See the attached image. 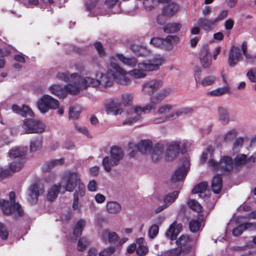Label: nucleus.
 Instances as JSON below:
<instances>
[{"instance_id": "nucleus-28", "label": "nucleus", "mask_w": 256, "mask_h": 256, "mask_svg": "<svg viewBox=\"0 0 256 256\" xmlns=\"http://www.w3.org/2000/svg\"><path fill=\"white\" fill-rule=\"evenodd\" d=\"M212 190L214 193L218 194L220 192L222 188V176L217 174L215 176L212 182Z\"/></svg>"}, {"instance_id": "nucleus-51", "label": "nucleus", "mask_w": 256, "mask_h": 256, "mask_svg": "<svg viewBox=\"0 0 256 256\" xmlns=\"http://www.w3.org/2000/svg\"><path fill=\"white\" fill-rule=\"evenodd\" d=\"M173 109V106L170 104H166L158 107L156 113L160 115L166 116Z\"/></svg>"}, {"instance_id": "nucleus-22", "label": "nucleus", "mask_w": 256, "mask_h": 256, "mask_svg": "<svg viewBox=\"0 0 256 256\" xmlns=\"http://www.w3.org/2000/svg\"><path fill=\"white\" fill-rule=\"evenodd\" d=\"M188 167L182 166L178 168L173 174L172 180L176 182L183 180L186 176L188 171Z\"/></svg>"}, {"instance_id": "nucleus-57", "label": "nucleus", "mask_w": 256, "mask_h": 256, "mask_svg": "<svg viewBox=\"0 0 256 256\" xmlns=\"http://www.w3.org/2000/svg\"><path fill=\"white\" fill-rule=\"evenodd\" d=\"M244 143V138L242 137L236 138L234 141L232 150L234 152H237L242 147Z\"/></svg>"}, {"instance_id": "nucleus-26", "label": "nucleus", "mask_w": 256, "mask_h": 256, "mask_svg": "<svg viewBox=\"0 0 256 256\" xmlns=\"http://www.w3.org/2000/svg\"><path fill=\"white\" fill-rule=\"evenodd\" d=\"M179 9L178 5L174 2H171L166 6L163 10V14L168 17H172L175 14Z\"/></svg>"}, {"instance_id": "nucleus-63", "label": "nucleus", "mask_w": 256, "mask_h": 256, "mask_svg": "<svg viewBox=\"0 0 256 256\" xmlns=\"http://www.w3.org/2000/svg\"><path fill=\"white\" fill-rule=\"evenodd\" d=\"M182 252V249L180 248H175L169 250H166L165 252L164 255L166 256H178Z\"/></svg>"}, {"instance_id": "nucleus-11", "label": "nucleus", "mask_w": 256, "mask_h": 256, "mask_svg": "<svg viewBox=\"0 0 256 256\" xmlns=\"http://www.w3.org/2000/svg\"><path fill=\"white\" fill-rule=\"evenodd\" d=\"M162 85L163 82L162 80L152 79L146 82L142 86V92L146 94L151 96L162 88Z\"/></svg>"}, {"instance_id": "nucleus-54", "label": "nucleus", "mask_w": 256, "mask_h": 256, "mask_svg": "<svg viewBox=\"0 0 256 256\" xmlns=\"http://www.w3.org/2000/svg\"><path fill=\"white\" fill-rule=\"evenodd\" d=\"M188 204L189 207L193 210L196 211L198 213L202 212V206L196 200H190L188 202Z\"/></svg>"}, {"instance_id": "nucleus-31", "label": "nucleus", "mask_w": 256, "mask_h": 256, "mask_svg": "<svg viewBox=\"0 0 256 256\" xmlns=\"http://www.w3.org/2000/svg\"><path fill=\"white\" fill-rule=\"evenodd\" d=\"M61 188V185L54 184L48 190L46 194V198L48 200L52 201L56 198L60 192Z\"/></svg>"}, {"instance_id": "nucleus-25", "label": "nucleus", "mask_w": 256, "mask_h": 256, "mask_svg": "<svg viewBox=\"0 0 256 256\" xmlns=\"http://www.w3.org/2000/svg\"><path fill=\"white\" fill-rule=\"evenodd\" d=\"M208 184L206 182H202L197 184L192 190L193 194H198V196L204 198L207 196L206 191Z\"/></svg>"}, {"instance_id": "nucleus-24", "label": "nucleus", "mask_w": 256, "mask_h": 256, "mask_svg": "<svg viewBox=\"0 0 256 256\" xmlns=\"http://www.w3.org/2000/svg\"><path fill=\"white\" fill-rule=\"evenodd\" d=\"M116 60L118 58L123 64L130 67H134L138 63L137 60L134 58L126 57L122 54H118L116 57L113 56ZM116 62V60L115 61Z\"/></svg>"}, {"instance_id": "nucleus-41", "label": "nucleus", "mask_w": 256, "mask_h": 256, "mask_svg": "<svg viewBox=\"0 0 256 256\" xmlns=\"http://www.w3.org/2000/svg\"><path fill=\"white\" fill-rule=\"evenodd\" d=\"M24 162L22 158H18L12 162L10 166V169L12 172L19 171L24 166Z\"/></svg>"}, {"instance_id": "nucleus-30", "label": "nucleus", "mask_w": 256, "mask_h": 256, "mask_svg": "<svg viewBox=\"0 0 256 256\" xmlns=\"http://www.w3.org/2000/svg\"><path fill=\"white\" fill-rule=\"evenodd\" d=\"M171 92L172 90L170 88H166L151 98L158 104L163 100L167 96L170 95Z\"/></svg>"}, {"instance_id": "nucleus-32", "label": "nucleus", "mask_w": 256, "mask_h": 256, "mask_svg": "<svg viewBox=\"0 0 256 256\" xmlns=\"http://www.w3.org/2000/svg\"><path fill=\"white\" fill-rule=\"evenodd\" d=\"M218 120L223 125L227 124L230 121V116L228 110L223 107H220L218 109Z\"/></svg>"}, {"instance_id": "nucleus-59", "label": "nucleus", "mask_w": 256, "mask_h": 256, "mask_svg": "<svg viewBox=\"0 0 256 256\" xmlns=\"http://www.w3.org/2000/svg\"><path fill=\"white\" fill-rule=\"evenodd\" d=\"M80 110L78 108L71 106L69 110V118L72 119H77L80 114Z\"/></svg>"}, {"instance_id": "nucleus-4", "label": "nucleus", "mask_w": 256, "mask_h": 256, "mask_svg": "<svg viewBox=\"0 0 256 256\" xmlns=\"http://www.w3.org/2000/svg\"><path fill=\"white\" fill-rule=\"evenodd\" d=\"M8 196L10 202L4 200H0V206L2 212L5 214H14L18 216H22L24 214V211L21 206L15 202V193L10 192Z\"/></svg>"}, {"instance_id": "nucleus-64", "label": "nucleus", "mask_w": 256, "mask_h": 256, "mask_svg": "<svg viewBox=\"0 0 256 256\" xmlns=\"http://www.w3.org/2000/svg\"><path fill=\"white\" fill-rule=\"evenodd\" d=\"M246 76L250 80L253 82H256V68L250 70L246 74Z\"/></svg>"}, {"instance_id": "nucleus-60", "label": "nucleus", "mask_w": 256, "mask_h": 256, "mask_svg": "<svg viewBox=\"0 0 256 256\" xmlns=\"http://www.w3.org/2000/svg\"><path fill=\"white\" fill-rule=\"evenodd\" d=\"M134 98V96L132 94L126 93L122 96V102L124 105H130Z\"/></svg>"}, {"instance_id": "nucleus-27", "label": "nucleus", "mask_w": 256, "mask_h": 256, "mask_svg": "<svg viewBox=\"0 0 256 256\" xmlns=\"http://www.w3.org/2000/svg\"><path fill=\"white\" fill-rule=\"evenodd\" d=\"M152 148V142L148 140H140L136 145L138 150L142 154L147 153Z\"/></svg>"}, {"instance_id": "nucleus-53", "label": "nucleus", "mask_w": 256, "mask_h": 256, "mask_svg": "<svg viewBox=\"0 0 256 256\" xmlns=\"http://www.w3.org/2000/svg\"><path fill=\"white\" fill-rule=\"evenodd\" d=\"M212 154V149L211 148H208L206 150L203 152L201 158V162H204L206 160H208V162L209 163L210 160V159H213Z\"/></svg>"}, {"instance_id": "nucleus-45", "label": "nucleus", "mask_w": 256, "mask_h": 256, "mask_svg": "<svg viewBox=\"0 0 256 256\" xmlns=\"http://www.w3.org/2000/svg\"><path fill=\"white\" fill-rule=\"evenodd\" d=\"M108 211L111 214H116L121 210L120 205L115 202H108L106 204Z\"/></svg>"}, {"instance_id": "nucleus-15", "label": "nucleus", "mask_w": 256, "mask_h": 256, "mask_svg": "<svg viewBox=\"0 0 256 256\" xmlns=\"http://www.w3.org/2000/svg\"><path fill=\"white\" fill-rule=\"evenodd\" d=\"M150 103L143 107L140 106H136L134 110V114L140 116L142 114H149L154 111L156 108L158 104L151 97L150 98Z\"/></svg>"}, {"instance_id": "nucleus-21", "label": "nucleus", "mask_w": 256, "mask_h": 256, "mask_svg": "<svg viewBox=\"0 0 256 256\" xmlns=\"http://www.w3.org/2000/svg\"><path fill=\"white\" fill-rule=\"evenodd\" d=\"M198 26L206 30H212L214 28L216 22L214 19H208L205 18H200L198 21Z\"/></svg>"}, {"instance_id": "nucleus-9", "label": "nucleus", "mask_w": 256, "mask_h": 256, "mask_svg": "<svg viewBox=\"0 0 256 256\" xmlns=\"http://www.w3.org/2000/svg\"><path fill=\"white\" fill-rule=\"evenodd\" d=\"M22 127L26 134L42 133L44 131L45 125L41 121L33 119H25Z\"/></svg>"}, {"instance_id": "nucleus-40", "label": "nucleus", "mask_w": 256, "mask_h": 256, "mask_svg": "<svg viewBox=\"0 0 256 256\" xmlns=\"http://www.w3.org/2000/svg\"><path fill=\"white\" fill-rule=\"evenodd\" d=\"M179 192L178 190L168 194L164 196V202L168 206L172 204L178 198Z\"/></svg>"}, {"instance_id": "nucleus-16", "label": "nucleus", "mask_w": 256, "mask_h": 256, "mask_svg": "<svg viewBox=\"0 0 256 256\" xmlns=\"http://www.w3.org/2000/svg\"><path fill=\"white\" fill-rule=\"evenodd\" d=\"M146 72H149L145 63L140 62L138 64V68H134L128 72V74L135 78H144L146 76Z\"/></svg>"}, {"instance_id": "nucleus-8", "label": "nucleus", "mask_w": 256, "mask_h": 256, "mask_svg": "<svg viewBox=\"0 0 256 256\" xmlns=\"http://www.w3.org/2000/svg\"><path fill=\"white\" fill-rule=\"evenodd\" d=\"M209 166L214 170L230 172L233 170L234 162L230 157L224 156L219 162L214 159H210L209 161Z\"/></svg>"}, {"instance_id": "nucleus-7", "label": "nucleus", "mask_w": 256, "mask_h": 256, "mask_svg": "<svg viewBox=\"0 0 256 256\" xmlns=\"http://www.w3.org/2000/svg\"><path fill=\"white\" fill-rule=\"evenodd\" d=\"M115 61L116 59L114 57L110 58V66L116 70V73L113 72L110 74L118 83L122 85H126L130 82V79L126 76L128 72L120 68Z\"/></svg>"}, {"instance_id": "nucleus-29", "label": "nucleus", "mask_w": 256, "mask_h": 256, "mask_svg": "<svg viewBox=\"0 0 256 256\" xmlns=\"http://www.w3.org/2000/svg\"><path fill=\"white\" fill-rule=\"evenodd\" d=\"M194 111V109L193 108L190 106H185L172 112V114L173 119L175 120L180 116L192 114Z\"/></svg>"}, {"instance_id": "nucleus-44", "label": "nucleus", "mask_w": 256, "mask_h": 256, "mask_svg": "<svg viewBox=\"0 0 256 256\" xmlns=\"http://www.w3.org/2000/svg\"><path fill=\"white\" fill-rule=\"evenodd\" d=\"M238 135L237 130L232 128L228 131L223 136L224 141L226 143L232 142Z\"/></svg>"}, {"instance_id": "nucleus-14", "label": "nucleus", "mask_w": 256, "mask_h": 256, "mask_svg": "<svg viewBox=\"0 0 256 256\" xmlns=\"http://www.w3.org/2000/svg\"><path fill=\"white\" fill-rule=\"evenodd\" d=\"M176 244L182 249V252H188L192 248V240L188 236L182 234L176 241Z\"/></svg>"}, {"instance_id": "nucleus-19", "label": "nucleus", "mask_w": 256, "mask_h": 256, "mask_svg": "<svg viewBox=\"0 0 256 256\" xmlns=\"http://www.w3.org/2000/svg\"><path fill=\"white\" fill-rule=\"evenodd\" d=\"M182 226L180 224H177L176 222H174L170 226L168 230L166 233V236L170 238V240H175L180 232Z\"/></svg>"}, {"instance_id": "nucleus-10", "label": "nucleus", "mask_w": 256, "mask_h": 256, "mask_svg": "<svg viewBox=\"0 0 256 256\" xmlns=\"http://www.w3.org/2000/svg\"><path fill=\"white\" fill-rule=\"evenodd\" d=\"M44 191V190L42 184H32L28 190V201L32 204L36 203L39 196L42 194Z\"/></svg>"}, {"instance_id": "nucleus-20", "label": "nucleus", "mask_w": 256, "mask_h": 256, "mask_svg": "<svg viewBox=\"0 0 256 256\" xmlns=\"http://www.w3.org/2000/svg\"><path fill=\"white\" fill-rule=\"evenodd\" d=\"M136 254L140 256L146 255L148 252V248L144 239L143 238H138L136 240Z\"/></svg>"}, {"instance_id": "nucleus-46", "label": "nucleus", "mask_w": 256, "mask_h": 256, "mask_svg": "<svg viewBox=\"0 0 256 256\" xmlns=\"http://www.w3.org/2000/svg\"><path fill=\"white\" fill-rule=\"evenodd\" d=\"M202 220L198 219H193L192 220L189 222V228L191 232H198L201 226Z\"/></svg>"}, {"instance_id": "nucleus-61", "label": "nucleus", "mask_w": 256, "mask_h": 256, "mask_svg": "<svg viewBox=\"0 0 256 256\" xmlns=\"http://www.w3.org/2000/svg\"><path fill=\"white\" fill-rule=\"evenodd\" d=\"M216 78L212 76H208L204 77L200 83L204 86H209L214 84Z\"/></svg>"}, {"instance_id": "nucleus-48", "label": "nucleus", "mask_w": 256, "mask_h": 256, "mask_svg": "<svg viewBox=\"0 0 256 256\" xmlns=\"http://www.w3.org/2000/svg\"><path fill=\"white\" fill-rule=\"evenodd\" d=\"M77 186L78 188L76 190L74 194V197H77L78 198L79 196H84L86 193V188L82 180H80V182L77 184Z\"/></svg>"}, {"instance_id": "nucleus-37", "label": "nucleus", "mask_w": 256, "mask_h": 256, "mask_svg": "<svg viewBox=\"0 0 256 256\" xmlns=\"http://www.w3.org/2000/svg\"><path fill=\"white\" fill-rule=\"evenodd\" d=\"M182 25L179 23H168L163 27L164 31L167 34L175 33L181 28Z\"/></svg>"}, {"instance_id": "nucleus-49", "label": "nucleus", "mask_w": 256, "mask_h": 256, "mask_svg": "<svg viewBox=\"0 0 256 256\" xmlns=\"http://www.w3.org/2000/svg\"><path fill=\"white\" fill-rule=\"evenodd\" d=\"M230 88L228 86H226L224 87L218 88L214 90H213L209 92L210 94L218 96H222L226 93L229 92Z\"/></svg>"}, {"instance_id": "nucleus-36", "label": "nucleus", "mask_w": 256, "mask_h": 256, "mask_svg": "<svg viewBox=\"0 0 256 256\" xmlns=\"http://www.w3.org/2000/svg\"><path fill=\"white\" fill-rule=\"evenodd\" d=\"M252 227V224L251 222H246L240 224L232 230V234L235 236H238L242 234L244 230L250 229Z\"/></svg>"}, {"instance_id": "nucleus-23", "label": "nucleus", "mask_w": 256, "mask_h": 256, "mask_svg": "<svg viewBox=\"0 0 256 256\" xmlns=\"http://www.w3.org/2000/svg\"><path fill=\"white\" fill-rule=\"evenodd\" d=\"M64 159L62 158L52 160L44 164L42 168L44 171L47 172L56 167L64 164Z\"/></svg>"}, {"instance_id": "nucleus-43", "label": "nucleus", "mask_w": 256, "mask_h": 256, "mask_svg": "<svg viewBox=\"0 0 256 256\" xmlns=\"http://www.w3.org/2000/svg\"><path fill=\"white\" fill-rule=\"evenodd\" d=\"M26 150V148H16L9 152V156L10 158H21V156L24 155Z\"/></svg>"}, {"instance_id": "nucleus-55", "label": "nucleus", "mask_w": 256, "mask_h": 256, "mask_svg": "<svg viewBox=\"0 0 256 256\" xmlns=\"http://www.w3.org/2000/svg\"><path fill=\"white\" fill-rule=\"evenodd\" d=\"M72 74H70L68 72H60L57 74L56 77L60 80H62L64 82H69L68 84H72L71 76Z\"/></svg>"}, {"instance_id": "nucleus-33", "label": "nucleus", "mask_w": 256, "mask_h": 256, "mask_svg": "<svg viewBox=\"0 0 256 256\" xmlns=\"http://www.w3.org/2000/svg\"><path fill=\"white\" fill-rule=\"evenodd\" d=\"M174 142L168 144L166 154V156L168 160H171L177 156L179 154L177 147L173 146Z\"/></svg>"}, {"instance_id": "nucleus-62", "label": "nucleus", "mask_w": 256, "mask_h": 256, "mask_svg": "<svg viewBox=\"0 0 256 256\" xmlns=\"http://www.w3.org/2000/svg\"><path fill=\"white\" fill-rule=\"evenodd\" d=\"M140 119V115H138L136 114L135 116H134L126 120H124L122 123V126H130L132 124L134 123H135L138 121Z\"/></svg>"}, {"instance_id": "nucleus-2", "label": "nucleus", "mask_w": 256, "mask_h": 256, "mask_svg": "<svg viewBox=\"0 0 256 256\" xmlns=\"http://www.w3.org/2000/svg\"><path fill=\"white\" fill-rule=\"evenodd\" d=\"M110 72L106 74H97L96 78L89 76H82L80 74V80L82 90H86L89 87L97 88L100 85L104 87L110 86L112 84Z\"/></svg>"}, {"instance_id": "nucleus-35", "label": "nucleus", "mask_w": 256, "mask_h": 256, "mask_svg": "<svg viewBox=\"0 0 256 256\" xmlns=\"http://www.w3.org/2000/svg\"><path fill=\"white\" fill-rule=\"evenodd\" d=\"M163 151V144L159 143L156 144L152 153V160L154 161L158 160L162 156Z\"/></svg>"}, {"instance_id": "nucleus-1", "label": "nucleus", "mask_w": 256, "mask_h": 256, "mask_svg": "<svg viewBox=\"0 0 256 256\" xmlns=\"http://www.w3.org/2000/svg\"><path fill=\"white\" fill-rule=\"evenodd\" d=\"M78 73H72L71 76L72 84H68L64 86L54 84L48 88L50 92L59 98H64L68 94L72 95L78 94L82 90Z\"/></svg>"}, {"instance_id": "nucleus-58", "label": "nucleus", "mask_w": 256, "mask_h": 256, "mask_svg": "<svg viewBox=\"0 0 256 256\" xmlns=\"http://www.w3.org/2000/svg\"><path fill=\"white\" fill-rule=\"evenodd\" d=\"M150 44L155 47L164 49V38H153L151 39Z\"/></svg>"}, {"instance_id": "nucleus-38", "label": "nucleus", "mask_w": 256, "mask_h": 256, "mask_svg": "<svg viewBox=\"0 0 256 256\" xmlns=\"http://www.w3.org/2000/svg\"><path fill=\"white\" fill-rule=\"evenodd\" d=\"M190 146V143L186 140L175 141L173 146L177 147L178 150L182 154H185Z\"/></svg>"}, {"instance_id": "nucleus-5", "label": "nucleus", "mask_w": 256, "mask_h": 256, "mask_svg": "<svg viewBox=\"0 0 256 256\" xmlns=\"http://www.w3.org/2000/svg\"><path fill=\"white\" fill-rule=\"evenodd\" d=\"M81 180V176L74 172H68L64 174L61 180V186L68 192H73L77 184Z\"/></svg>"}, {"instance_id": "nucleus-56", "label": "nucleus", "mask_w": 256, "mask_h": 256, "mask_svg": "<svg viewBox=\"0 0 256 256\" xmlns=\"http://www.w3.org/2000/svg\"><path fill=\"white\" fill-rule=\"evenodd\" d=\"M158 226L156 224H152L148 230V236L150 238H154L158 234Z\"/></svg>"}, {"instance_id": "nucleus-39", "label": "nucleus", "mask_w": 256, "mask_h": 256, "mask_svg": "<svg viewBox=\"0 0 256 256\" xmlns=\"http://www.w3.org/2000/svg\"><path fill=\"white\" fill-rule=\"evenodd\" d=\"M42 139L40 136L32 138L30 142V152H36L40 150L42 146Z\"/></svg>"}, {"instance_id": "nucleus-42", "label": "nucleus", "mask_w": 256, "mask_h": 256, "mask_svg": "<svg viewBox=\"0 0 256 256\" xmlns=\"http://www.w3.org/2000/svg\"><path fill=\"white\" fill-rule=\"evenodd\" d=\"M246 165V156L244 154H238L234 159V166L239 168Z\"/></svg>"}, {"instance_id": "nucleus-12", "label": "nucleus", "mask_w": 256, "mask_h": 256, "mask_svg": "<svg viewBox=\"0 0 256 256\" xmlns=\"http://www.w3.org/2000/svg\"><path fill=\"white\" fill-rule=\"evenodd\" d=\"M242 59V55L240 48L234 46H230L228 52V62L230 68L235 66L238 62Z\"/></svg>"}, {"instance_id": "nucleus-18", "label": "nucleus", "mask_w": 256, "mask_h": 256, "mask_svg": "<svg viewBox=\"0 0 256 256\" xmlns=\"http://www.w3.org/2000/svg\"><path fill=\"white\" fill-rule=\"evenodd\" d=\"M100 236L101 240L106 243H115L119 239V236L116 232L108 230L102 231L100 234Z\"/></svg>"}, {"instance_id": "nucleus-47", "label": "nucleus", "mask_w": 256, "mask_h": 256, "mask_svg": "<svg viewBox=\"0 0 256 256\" xmlns=\"http://www.w3.org/2000/svg\"><path fill=\"white\" fill-rule=\"evenodd\" d=\"M86 225V222L83 220H80L76 224V226L74 230V235L76 237L81 236L82 228Z\"/></svg>"}, {"instance_id": "nucleus-6", "label": "nucleus", "mask_w": 256, "mask_h": 256, "mask_svg": "<svg viewBox=\"0 0 256 256\" xmlns=\"http://www.w3.org/2000/svg\"><path fill=\"white\" fill-rule=\"evenodd\" d=\"M59 105L57 100L48 94L43 95L37 102L38 108L42 113H46L50 110H56Z\"/></svg>"}, {"instance_id": "nucleus-34", "label": "nucleus", "mask_w": 256, "mask_h": 256, "mask_svg": "<svg viewBox=\"0 0 256 256\" xmlns=\"http://www.w3.org/2000/svg\"><path fill=\"white\" fill-rule=\"evenodd\" d=\"M178 37L176 36H168L165 39L164 38V49L171 50L173 46L178 40Z\"/></svg>"}, {"instance_id": "nucleus-13", "label": "nucleus", "mask_w": 256, "mask_h": 256, "mask_svg": "<svg viewBox=\"0 0 256 256\" xmlns=\"http://www.w3.org/2000/svg\"><path fill=\"white\" fill-rule=\"evenodd\" d=\"M164 62V56L161 54H156L152 59L144 62L149 72L158 70Z\"/></svg>"}, {"instance_id": "nucleus-17", "label": "nucleus", "mask_w": 256, "mask_h": 256, "mask_svg": "<svg viewBox=\"0 0 256 256\" xmlns=\"http://www.w3.org/2000/svg\"><path fill=\"white\" fill-rule=\"evenodd\" d=\"M107 114L118 115L122 111L120 102L118 100H114L106 106Z\"/></svg>"}, {"instance_id": "nucleus-52", "label": "nucleus", "mask_w": 256, "mask_h": 256, "mask_svg": "<svg viewBox=\"0 0 256 256\" xmlns=\"http://www.w3.org/2000/svg\"><path fill=\"white\" fill-rule=\"evenodd\" d=\"M158 0H144L143 5L148 10L155 8L158 5Z\"/></svg>"}, {"instance_id": "nucleus-50", "label": "nucleus", "mask_w": 256, "mask_h": 256, "mask_svg": "<svg viewBox=\"0 0 256 256\" xmlns=\"http://www.w3.org/2000/svg\"><path fill=\"white\" fill-rule=\"evenodd\" d=\"M172 120L174 119L172 112H170L169 114H167V115L162 116L154 118L152 122L154 124H160Z\"/></svg>"}, {"instance_id": "nucleus-3", "label": "nucleus", "mask_w": 256, "mask_h": 256, "mask_svg": "<svg viewBox=\"0 0 256 256\" xmlns=\"http://www.w3.org/2000/svg\"><path fill=\"white\" fill-rule=\"evenodd\" d=\"M124 156V152L120 148L116 146L111 147L109 156H105L102 161L104 170L108 172H110L113 167L120 164Z\"/></svg>"}]
</instances>
